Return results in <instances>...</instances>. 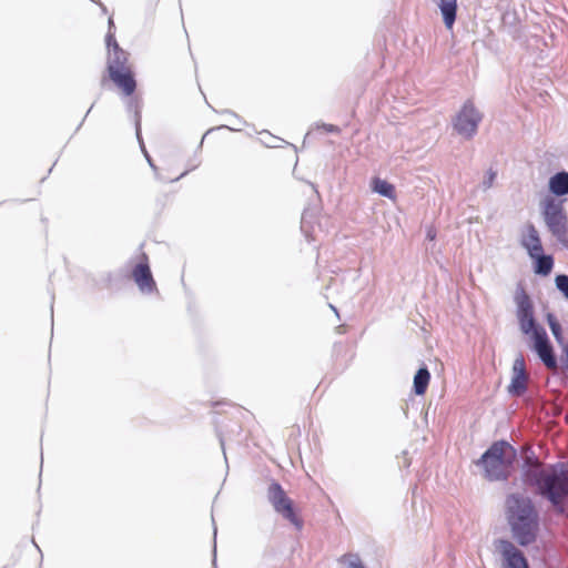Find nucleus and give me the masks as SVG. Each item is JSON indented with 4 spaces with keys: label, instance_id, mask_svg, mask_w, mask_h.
<instances>
[{
    "label": "nucleus",
    "instance_id": "1",
    "mask_svg": "<svg viewBox=\"0 0 568 568\" xmlns=\"http://www.w3.org/2000/svg\"><path fill=\"white\" fill-rule=\"evenodd\" d=\"M523 483L536 488L547 499L555 513L564 515L568 503V462L545 465L536 457H527L521 467Z\"/></svg>",
    "mask_w": 568,
    "mask_h": 568
},
{
    "label": "nucleus",
    "instance_id": "2",
    "mask_svg": "<svg viewBox=\"0 0 568 568\" xmlns=\"http://www.w3.org/2000/svg\"><path fill=\"white\" fill-rule=\"evenodd\" d=\"M505 515L513 538L523 547L537 540L540 517L532 499L523 493H511L505 499Z\"/></svg>",
    "mask_w": 568,
    "mask_h": 568
},
{
    "label": "nucleus",
    "instance_id": "3",
    "mask_svg": "<svg viewBox=\"0 0 568 568\" xmlns=\"http://www.w3.org/2000/svg\"><path fill=\"white\" fill-rule=\"evenodd\" d=\"M516 458V448L501 439L493 443L476 464L483 467L484 477L488 481H506L510 477Z\"/></svg>",
    "mask_w": 568,
    "mask_h": 568
},
{
    "label": "nucleus",
    "instance_id": "4",
    "mask_svg": "<svg viewBox=\"0 0 568 568\" xmlns=\"http://www.w3.org/2000/svg\"><path fill=\"white\" fill-rule=\"evenodd\" d=\"M541 215L551 235L564 248H568V215L564 201L554 196H546L541 203Z\"/></svg>",
    "mask_w": 568,
    "mask_h": 568
},
{
    "label": "nucleus",
    "instance_id": "5",
    "mask_svg": "<svg viewBox=\"0 0 568 568\" xmlns=\"http://www.w3.org/2000/svg\"><path fill=\"white\" fill-rule=\"evenodd\" d=\"M266 498L273 509L284 519L288 520L298 530L303 527V521L294 511L293 500L287 496L280 483L272 480L266 490Z\"/></svg>",
    "mask_w": 568,
    "mask_h": 568
},
{
    "label": "nucleus",
    "instance_id": "6",
    "mask_svg": "<svg viewBox=\"0 0 568 568\" xmlns=\"http://www.w3.org/2000/svg\"><path fill=\"white\" fill-rule=\"evenodd\" d=\"M483 113L475 106L471 100H467L453 120L454 130L463 138L473 139L478 131Z\"/></svg>",
    "mask_w": 568,
    "mask_h": 568
},
{
    "label": "nucleus",
    "instance_id": "7",
    "mask_svg": "<svg viewBox=\"0 0 568 568\" xmlns=\"http://www.w3.org/2000/svg\"><path fill=\"white\" fill-rule=\"evenodd\" d=\"M514 301L516 303V316L520 331L525 335H531L539 328H542L537 324L534 315V304L523 286H518L515 292Z\"/></svg>",
    "mask_w": 568,
    "mask_h": 568
},
{
    "label": "nucleus",
    "instance_id": "8",
    "mask_svg": "<svg viewBox=\"0 0 568 568\" xmlns=\"http://www.w3.org/2000/svg\"><path fill=\"white\" fill-rule=\"evenodd\" d=\"M530 337L532 339V351L537 354L541 363L549 369H557V357L545 328H539L537 332H534Z\"/></svg>",
    "mask_w": 568,
    "mask_h": 568
},
{
    "label": "nucleus",
    "instance_id": "9",
    "mask_svg": "<svg viewBox=\"0 0 568 568\" xmlns=\"http://www.w3.org/2000/svg\"><path fill=\"white\" fill-rule=\"evenodd\" d=\"M495 548L504 558L506 568H529L528 561L523 551L519 550L510 540L497 539L495 541Z\"/></svg>",
    "mask_w": 568,
    "mask_h": 568
},
{
    "label": "nucleus",
    "instance_id": "10",
    "mask_svg": "<svg viewBox=\"0 0 568 568\" xmlns=\"http://www.w3.org/2000/svg\"><path fill=\"white\" fill-rule=\"evenodd\" d=\"M142 258L143 261L133 267L132 277L142 293L150 294L156 291V284L151 273L145 253H142Z\"/></svg>",
    "mask_w": 568,
    "mask_h": 568
},
{
    "label": "nucleus",
    "instance_id": "11",
    "mask_svg": "<svg viewBox=\"0 0 568 568\" xmlns=\"http://www.w3.org/2000/svg\"><path fill=\"white\" fill-rule=\"evenodd\" d=\"M106 47L109 50V58H108V72L109 74L112 71H121L126 70L125 65L128 62V54L125 51H123L112 32H108L105 37Z\"/></svg>",
    "mask_w": 568,
    "mask_h": 568
},
{
    "label": "nucleus",
    "instance_id": "12",
    "mask_svg": "<svg viewBox=\"0 0 568 568\" xmlns=\"http://www.w3.org/2000/svg\"><path fill=\"white\" fill-rule=\"evenodd\" d=\"M520 244L526 248L529 256L536 255L538 252H544L539 233L531 223L526 225L525 232L520 239Z\"/></svg>",
    "mask_w": 568,
    "mask_h": 568
},
{
    "label": "nucleus",
    "instance_id": "13",
    "mask_svg": "<svg viewBox=\"0 0 568 568\" xmlns=\"http://www.w3.org/2000/svg\"><path fill=\"white\" fill-rule=\"evenodd\" d=\"M110 79L123 90L125 95H131L136 88V82L133 74L129 70L112 71L109 74Z\"/></svg>",
    "mask_w": 568,
    "mask_h": 568
},
{
    "label": "nucleus",
    "instance_id": "14",
    "mask_svg": "<svg viewBox=\"0 0 568 568\" xmlns=\"http://www.w3.org/2000/svg\"><path fill=\"white\" fill-rule=\"evenodd\" d=\"M548 187L555 196H565L568 194V172L560 171L550 176Z\"/></svg>",
    "mask_w": 568,
    "mask_h": 568
},
{
    "label": "nucleus",
    "instance_id": "15",
    "mask_svg": "<svg viewBox=\"0 0 568 568\" xmlns=\"http://www.w3.org/2000/svg\"><path fill=\"white\" fill-rule=\"evenodd\" d=\"M128 110L129 111H133L134 112V121H135V133H136V138L138 140L140 141V144H141V148H142V151L146 158V161L148 163L150 164V166L154 170V172H156L158 168L154 165L151 156L148 154L143 143H142V140H141V114H140V103L134 100V99H131L128 103Z\"/></svg>",
    "mask_w": 568,
    "mask_h": 568
},
{
    "label": "nucleus",
    "instance_id": "16",
    "mask_svg": "<svg viewBox=\"0 0 568 568\" xmlns=\"http://www.w3.org/2000/svg\"><path fill=\"white\" fill-rule=\"evenodd\" d=\"M534 260V272L541 276H547L551 273L554 267V258L551 255H546L544 252H538L536 255H531Z\"/></svg>",
    "mask_w": 568,
    "mask_h": 568
},
{
    "label": "nucleus",
    "instance_id": "17",
    "mask_svg": "<svg viewBox=\"0 0 568 568\" xmlns=\"http://www.w3.org/2000/svg\"><path fill=\"white\" fill-rule=\"evenodd\" d=\"M443 16L444 24L447 29H452L457 14V0H439L438 3Z\"/></svg>",
    "mask_w": 568,
    "mask_h": 568
},
{
    "label": "nucleus",
    "instance_id": "18",
    "mask_svg": "<svg viewBox=\"0 0 568 568\" xmlns=\"http://www.w3.org/2000/svg\"><path fill=\"white\" fill-rule=\"evenodd\" d=\"M527 374H514L511 377V382L507 387L508 394L515 397L523 396L527 390Z\"/></svg>",
    "mask_w": 568,
    "mask_h": 568
},
{
    "label": "nucleus",
    "instance_id": "19",
    "mask_svg": "<svg viewBox=\"0 0 568 568\" xmlns=\"http://www.w3.org/2000/svg\"><path fill=\"white\" fill-rule=\"evenodd\" d=\"M430 379V373L426 366L420 367L414 376V392L416 395L425 394Z\"/></svg>",
    "mask_w": 568,
    "mask_h": 568
},
{
    "label": "nucleus",
    "instance_id": "20",
    "mask_svg": "<svg viewBox=\"0 0 568 568\" xmlns=\"http://www.w3.org/2000/svg\"><path fill=\"white\" fill-rule=\"evenodd\" d=\"M372 190L384 197L395 199V187L386 180L374 178L372 180Z\"/></svg>",
    "mask_w": 568,
    "mask_h": 568
},
{
    "label": "nucleus",
    "instance_id": "21",
    "mask_svg": "<svg viewBox=\"0 0 568 568\" xmlns=\"http://www.w3.org/2000/svg\"><path fill=\"white\" fill-rule=\"evenodd\" d=\"M338 561L345 564L347 568H365L357 554H345L338 559Z\"/></svg>",
    "mask_w": 568,
    "mask_h": 568
},
{
    "label": "nucleus",
    "instance_id": "22",
    "mask_svg": "<svg viewBox=\"0 0 568 568\" xmlns=\"http://www.w3.org/2000/svg\"><path fill=\"white\" fill-rule=\"evenodd\" d=\"M557 290L568 300V275L558 274L555 277Z\"/></svg>",
    "mask_w": 568,
    "mask_h": 568
},
{
    "label": "nucleus",
    "instance_id": "23",
    "mask_svg": "<svg viewBox=\"0 0 568 568\" xmlns=\"http://www.w3.org/2000/svg\"><path fill=\"white\" fill-rule=\"evenodd\" d=\"M496 176H497V172L494 171L491 168L486 172L485 176H484V180H483V189L484 190H488L493 186L495 180H496Z\"/></svg>",
    "mask_w": 568,
    "mask_h": 568
},
{
    "label": "nucleus",
    "instance_id": "24",
    "mask_svg": "<svg viewBox=\"0 0 568 568\" xmlns=\"http://www.w3.org/2000/svg\"><path fill=\"white\" fill-rule=\"evenodd\" d=\"M550 331H551L556 342L564 347L567 343L565 342L560 323L550 327Z\"/></svg>",
    "mask_w": 568,
    "mask_h": 568
},
{
    "label": "nucleus",
    "instance_id": "25",
    "mask_svg": "<svg viewBox=\"0 0 568 568\" xmlns=\"http://www.w3.org/2000/svg\"><path fill=\"white\" fill-rule=\"evenodd\" d=\"M514 374H527L525 369V361L523 357L516 358L513 365Z\"/></svg>",
    "mask_w": 568,
    "mask_h": 568
},
{
    "label": "nucleus",
    "instance_id": "26",
    "mask_svg": "<svg viewBox=\"0 0 568 568\" xmlns=\"http://www.w3.org/2000/svg\"><path fill=\"white\" fill-rule=\"evenodd\" d=\"M265 135L268 138L267 141H263V143L267 146V148H276L277 144L275 142L277 141H282L280 138H276L272 134H270L268 132L265 133Z\"/></svg>",
    "mask_w": 568,
    "mask_h": 568
},
{
    "label": "nucleus",
    "instance_id": "27",
    "mask_svg": "<svg viewBox=\"0 0 568 568\" xmlns=\"http://www.w3.org/2000/svg\"><path fill=\"white\" fill-rule=\"evenodd\" d=\"M317 128H321L325 130L327 133H338L339 128L333 124L322 123L321 125H317Z\"/></svg>",
    "mask_w": 568,
    "mask_h": 568
},
{
    "label": "nucleus",
    "instance_id": "28",
    "mask_svg": "<svg viewBox=\"0 0 568 568\" xmlns=\"http://www.w3.org/2000/svg\"><path fill=\"white\" fill-rule=\"evenodd\" d=\"M546 321H547V323H548V325H549V328H550V327H552V326H555V325H557V324H559V322H558V320H557L556 315H555V314H552V313H547V314H546Z\"/></svg>",
    "mask_w": 568,
    "mask_h": 568
},
{
    "label": "nucleus",
    "instance_id": "29",
    "mask_svg": "<svg viewBox=\"0 0 568 568\" xmlns=\"http://www.w3.org/2000/svg\"><path fill=\"white\" fill-rule=\"evenodd\" d=\"M306 224H307V212H304L303 215H302V221H301V230L303 232H305V234L307 235V229H306Z\"/></svg>",
    "mask_w": 568,
    "mask_h": 568
},
{
    "label": "nucleus",
    "instance_id": "30",
    "mask_svg": "<svg viewBox=\"0 0 568 568\" xmlns=\"http://www.w3.org/2000/svg\"><path fill=\"white\" fill-rule=\"evenodd\" d=\"M426 237L429 241H434L436 237V231L433 227H429L426 233Z\"/></svg>",
    "mask_w": 568,
    "mask_h": 568
},
{
    "label": "nucleus",
    "instance_id": "31",
    "mask_svg": "<svg viewBox=\"0 0 568 568\" xmlns=\"http://www.w3.org/2000/svg\"><path fill=\"white\" fill-rule=\"evenodd\" d=\"M108 26H109V31L108 32H112L114 34V32H113L114 21H113V19L111 17L109 18Z\"/></svg>",
    "mask_w": 568,
    "mask_h": 568
},
{
    "label": "nucleus",
    "instance_id": "32",
    "mask_svg": "<svg viewBox=\"0 0 568 568\" xmlns=\"http://www.w3.org/2000/svg\"><path fill=\"white\" fill-rule=\"evenodd\" d=\"M217 529L214 527V539L216 538ZM214 556H216V544L214 542V549H213ZM216 557L213 558V562L215 564Z\"/></svg>",
    "mask_w": 568,
    "mask_h": 568
},
{
    "label": "nucleus",
    "instance_id": "33",
    "mask_svg": "<svg viewBox=\"0 0 568 568\" xmlns=\"http://www.w3.org/2000/svg\"><path fill=\"white\" fill-rule=\"evenodd\" d=\"M187 173H189V170L184 171V172H183V173H181L178 178H175V179L171 180V182L180 180L181 178L185 176Z\"/></svg>",
    "mask_w": 568,
    "mask_h": 568
},
{
    "label": "nucleus",
    "instance_id": "34",
    "mask_svg": "<svg viewBox=\"0 0 568 568\" xmlns=\"http://www.w3.org/2000/svg\"><path fill=\"white\" fill-rule=\"evenodd\" d=\"M101 9H102V12L103 13H106V7L101 2V4H98Z\"/></svg>",
    "mask_w": 568,
    "mask_h": 568
},
{
    "label": "nucleus",
    "instance_id": "35",
    "mask_svg": "<svg viewBox=\"0 0 568 568\" xmlns=\"http://www.w3.org/2000/svg\"><path fill=\"white\" fill-rule=\"evenodd\" d=\"M329 307L332 308V311L335 312L336 315H338L337 310H336V307L334 305L329 304Z\"/></svg>",
    "mask_w": 568,
    "mask_h": 568
},
{
    "label": "nucleus",
    "instance_id": "36",
    "mask_svg": "<svg viewBox=\"0 0 568 568\" xmlns=\"http://www.w3.org/2000/svg\"><path fill=\"white\" fill-rule=\"evenodd\" d=\"M220 442H221V446H222V448L224 449V442H223V439H220ZM223 454L225 455V452H224V450H223Z\"/></svg>",
    "mask_w": 568,
    "mask_h": 568
}]
</instances>
